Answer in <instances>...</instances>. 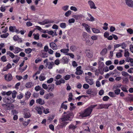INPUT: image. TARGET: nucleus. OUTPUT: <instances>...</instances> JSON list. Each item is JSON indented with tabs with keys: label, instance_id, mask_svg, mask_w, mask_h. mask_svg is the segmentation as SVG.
Returning a JSON list of instances; mask_svg holds the SVG:
<instances>
[{
	"label": "nucleus",
	"instance_id": "obj_31",
	"mask_svg": "<svg viewBox=\"0 0 133 133\" xmlns=\"http://www.w3.org/2000/svg\"><path fill=\"white\" fill-rule=\"evenodd\" d=\"M123 82L124 84H127L129 82V79L127 77L123 78Z\"/></svg>",
	"mask_w": 133,
	"mask_h": 133
},
{
	"label": "nucleus",
	"instance_id": "obj_22",
	"mask_svg": "<svg viewBox=\"0 0 133 133\" xmlns=\"http://www.w3.org/2000/svg\"><path fill=\"white\" fill-rule=\"evenodd\" d=\"M107 49L106 48H104L102 50L100 54L101 55L103 56L107 54Z\"/></svg>",
	"mask_w": 133,
	"mask_h": 133
},
{
	"label": "nucleus",
	"instance_id": "obj_51",
	"mask_svg": "<svg viewBox=\"0 0 133 133\" xmlns=\"http://www.w3.org/2000/svg\"><path fill=\"white\" fill-rule=\"evenodd\" d=\"M49 109H45L44 108V109H43V112L45 114H47L48 113H49Z\"/></svg>",
	"mask_w": 133,
	"mask_h": 133
},
{
	"label": "nucleus",
	"instance_id": "obj_63",
	"mask_svg": "<svg viewBox=\"0 0 133 133\" xmlns=\"http://www.w3.org/2000/svg\"><path fill=\"white\" fill-rule=\"evenodd\" d=\"M116 56L118 58H119L122 57V55L121 52H117L116 54Z\"/></svg>",
	"mask_w": 133,
	"mask_h": 133
},
{
	"label": "nucleus",
	"instance_id": "obj_25",
	"mask_svg": "<svg viewBox=\"0 0 133 133\" xmlns=\"http://www.w3.org/2000/svg\"><path fill=\"white\" fill-rule=\"evenodd\" d=\"M33 86L32 82H28L25 84V87L28 88H30Z\"/></svg>",
	"mask_w": 133,
	"mask_h": 133
},
{
	"label": "nucleus",
	"instance_id": "obj_34",
	"mask_svg": "<svg viewBox=\"0 0 133 133\" xmlns=\"http://www.w3.org/2000/svg\"><path fill=\"white\" fill-rule=\"evenodd\" d=\"M16 29V27L15 26H10L9 27V30L10 31L12 32H14L15 30Z\"/></svg>",
	"mask_w": 133,
	"mask_h": 133
},
{
	"label": "nucleus",
	"instance_id": "obj_33",
	"mask_svg": "<svg viewBox=\"0 0 133 133\" xmlns=\"http://www.w3.org/2000/svg\"><path fill=\"white\" fill-rule=\"evenodd\" d=\"M76 126L75 125L73 124H71L70 125L69 127V128L70 129H71L72 130H74L76 128Z\"/></svg>",
	"mask_w": 133,
	"mask_h": 133
},
{
	"label": "nucleus",
	"instance_id": "obj_55",
	"mask_svg": "<svg viewBox=\"0 0 133 133\" xmlns=\"http://www.w3.org/2000/svg\"><path fill=\"white\" fill-rule=\"evenodd\" d=\"M127 31L130 34H132L133 33V30L131 28L128 29H127Z\"/></svg>",
	"mask_w": 133,
	"mask_h": 133
},
{
	"label": "nucleus",
	"instance_id": "obj_44",
	"mask_svg": "<svg viewBox=\"0 0 133 133\" xmlns=\"http://www.w3.org/2000/svg\"><path fill=\"white\" fill-rule=\"evenodd\" d=\"M33 35L34 36V38L36 40H38L39 38V35L38 34H33Z\"/></svg>",
	"mask_w": 133,
	"mask_h": 133
},
{
	"label": "nucleus",
	"instance_id": "obj_54",
	"mask_svg": "<svg viewBox=\"0 0 133 133\" xmlns=\"http://www.w3.org/2000/svg\"><path fill=\"white\" fill-rule=\"evenodd\" d=\"M76 46L74 45L71 46L70 48V50L72 51H74L76 50Z\"/></svg>",
	"mask_w": 133,
	"mask_h": 133
},
{
	"label": "nucleus",
	"instance_id": "obj_40",
	"mask_svg": "<svg viewBox=\"0 0 133 133\" xmlns=\"http://www.w3.org/2000/svg\"><path fill=\"white\" fill-rule=\"evenodd\" d=\"M41 57L43 58L47 57H48V54L47 53L43 52L42 53Z\"/></svg>",
	"mask_w": 133,
	"mask_h": 133
},
{
	"label": "nucleus",
	"instance_id": "obj_2",
	"mask_svg": "<svg viewBox=\"0 0 133 133\" xmlns=\"http://www.w3.org/2000/svg\"><path fill=\"white\" fill-rule=\"evenodd\" d=\"M66 114V115L65 116H64L63 114L62 116L64 117L60 119L61 121L62 122L68 120L71 121L73 117V114L72 112H64V114Z\"/></svg>",
	"mask_w": 133,
	"mask_h": 133
},
{
	"label": "nucleus",
	"instance_id": "obj_17",
	"mask_svg": "<svg viewBox=\"0 0 133 133\" xmlns=\"http://www.w3.org/2000/svg\"><path fill=\"white\" fill-rule=\"evenodd\" d=\"M85 80L86 82L90 85H92L94 83V82L92 79L85 78Z\"/></svg>",
	"mask_w": 133,
	"mask_h": 133
},
{
	"label": "nucleus",
	"instance_id": "obj_12",
	"mask_svg": "<svg viewBox=\"0 0 133 133\" xmlns=\"http://www.w3.org/2000/svg\"><path fill=\"white\" fill-rule=\"evenodd\" d=\"M82 25L85 28L87 31L89 32L90 33L91 32L90 29L91 27L88 24L85 23H83L82 24Z\"/></svg>",
	"mask_w": 133,
	"mask_h": 133
},
{
	"label": "nucleus",
	"instance_id": "obj_19",
	"mask_svg": "<svg viewBox=\"0 0 133 133\" xmlns=\"http://www.w3.org/2000/svg\"><path fill=\"white\" fill-rule=\"evenodd\" d=\"M22 50L23 49H22L18 47H16L14 48L13 52L15 54H17L20 51H22Z\"/></svg>",
	"mask_w": 133,
	"mask_h": 133
},
{
	"label": "nucleus",
	"instance_id": "obj_42",
	"mask_svg": "<svg viewBox=\"0 0 133 133\" xmlns=\"http://www.w3.org/2000/svg\"><path fill=\"white\" fill-rule=\"evenodd\" d=\"M122 75L126 77L129 75V74L127 72L123 71L121 72Z\"/></svg>",
	"mask_w": 133,
	"mask_h": 133
},
{
	"label": "nucleus",
	"instance_id": "obj_37",
	"mask_svg": "<svg viewBox=\"0 0 133 133\" xmlns=\"http://www.w3.org/2000/svg\"><path fill=\"white\" fill-rule=\"evenodd\" d=\"M60 27L62 28H65L66 27V24L65 23H60Z\"/></svg>",
	"mask_w": 133,
	"mask_h": 133
},
{
	"label": "nucleus",
	"instance_id": "obj_59",
	"mask_svg": "<svg viewBox=\"0 0 133 133\" xmlns=\"http://www.w3.org/2000/svg\"><path fill=\"white\" fill-rule=\"evenodd\" d=\"M16 93L17 92L15 91H13V92L12 94V97L13 98H14L15 97Z\"/></svg>",
	"mask_w": 133,
	"mask_h": 133
},
{
	"label": "nucleus",
	"instance_id": "obj_4",
	"mask_svg": "<svg viewBox=\"0 0 133 133\" xmlns=\"http://www.w3.org/2000/svg\"><path fill=\"white\" fill-rule=\"evenodd\" d=\"M2 105L4 108L5 110L12 109L14 108V105L12 104H3Z\"/></svg>",
	"mask_w": 133,
	"mask_h": 133
},
{
	"label": "nucleus",
	"instance_id": "obj_13",
	"mask_svg": "<svg viewBox=\"0 0 133 133\" xmlns=\"http://www.w3.org/2000/svg\"><path fill=\"white\" fill-rule=\"evenodd\" d=\"M36 102L38 104L41 105H43L45 103V101L42 99L39 98L38 99H36Z\"/></svg>",
	"mask_w": 133,
	"mask_h": 133
},
{
	"label": "nucleus",
	"instance_id": "obj_53",
	"mask_svg": "<svg viewBox=\"0 0 133 133\" xmlns=\"http://www.w3.org/2000/svg\"><path fill=\"white\" fill-rule=\"evenodd\" d=\"M69 6L68 5H65L62 8V9L64 11H66L68 10Z\"/></svg>",
	"mask_w": 133,
	"mask_h": 133
},
{
	"label": "nucleus",
	"instance_id": "obj_23",
	"mask_svg": "<svg viewBox=\"0 0 133 133\" xmlns=\"http://www.w3.org/2000/svg\"><path fill=\"white\" fill-rule=\"evenodd\" d=\"M85 41L86 44L89 46H91L92 45L94 42L93 41H90V40L88 39L85 40Z\"/></svg>",
	"mask_w": 133,
	"mask_h": 133
},
{
	"label": "nucleus",
	"instance_id": "obj_27",
	"mask_svg": "<svg viewBox=\"0 0 133 133\" xmlns=\"http://www.w3.org/2000/svg\"><path fill=\"white\" fill-rule=\"evenodd\" d=\"M62 60L63 62L64 63H67L68 62V58L66 57H64L62 59Z\"/></svg>",
	"mask_w": 133,
	"mask_h": 133
},
{
	"label": "nucleus",
	"instance_id": "obj_29",
	"mask_svg": "<svg viewBox=\"0 0 133 133\" xmlns=\"http://www.w3.org/2000/svg\"><path fill=\"white\" fill-rule=\"evenodd\" d=\"M126 87L127 86H126L123 85L121 87V89L123 91L126 92H128V91L127 90Z\"/></svg>",
	"mask_w": 133,
	"mask_h": 133
},
{
	"label": "nucleus",
	"instance_id": "obj_16",
	"mask_svg": "<svg viewBox=\"0 0 133 133\" xmlns=\"http://www.w3.org/2000/svg\"><path fill=\"white\" fill-rule=\"evenodd\" d=\"M88 17L87 18V20L90 21L92 22L95 21L94 18L90 14L88 13Z\"/></svg>",
	"mask_w": 133,
	"mask_h": 133
},
{
	"label": "nucleus",
	"instance_id": "obj_57",
	"mask_svg": "<svg viewBox=\"0 0 133 133\" xmlns=\"http://www.w3.org/2000/svg\"><path fill=\"white\" fill-rule=\"evenodd\" d=\"M70 9L71 10H73L75 11H77V8L75 6H71Z\"/></svg>",
	"mask_w": 133,
	"mask_h": 133
},
{
	"label": "nucleus",
	"instance_id": "obj_6",
	"mask_svg": "<svg viewBox=\"0 0 133 133\" xmlns=\"http://www.w3.org/2000/svg\"><path fill=\"white\" fill-rule=\"evenodd\" d=\"M75 74L77 75H80L82 74L83 71L82 70V67L81 66L77 67L76 68Z\"/></svg>",
	"mask_w": 133,
	"mask_h": 133
},
{
	"label": "nucleus",
	"instance_id": "obj_47",
	"mask_svg": "<svg viewBox=\"0 0 133 133\" xmlns=\"http://www.w3.org/2000/svg\"><path fill=\"white\" fill-rule=\"evenodd\" d=\"M121 90L119 89H117L114 91L115 94L117 95H119L120 93Z\"/></svg>",
	"mask_w": 133,
	"mask_h": 133
},
{
	"label": "nucleus",
	"instance_id": "obj_46",
	"mask_svg": "<svg viewBox=\"0 0 133 133\" xmlns=\"http://www.w3.org/2000/svg\"><path fill=\"white\" fill-rule=\"evenodd\" d=\"M29 112L25 113H24V117L25 118H29L31 116Z\"/></svg>",
	"mask_w": 133,
	"mask_h": 133
},
{
	"label": "nucleus",
	"instance_id": "obj_61",
	"mask_svg": "<svg viewBox=\"0 0 133 133\" xmlns=\"http://www.w3.org/2000/svg\"><path fill=\"white\" fill-rule=\"evenodd\" d=\"M75 21V19L73 18H72L71 19H70L68 20V22L70 23H74V22Z\"/></svg>",
	"mask_w": 133,
	"mask_h": 133
},
{
	"label": "nucleus",
	"instance_id": "obj_8",
	"mask_svg": "<svg viewBox=\"0 0 133 133\" xmlns=\"http://www.w3.org/2000/svg\"><path fill=\"white\" fill-rule=\"evenodd\" d=\"M88 3L91 9H96L97 7L96 6L94 3L92 1H89L88 2Z\"/></svg>",
	"mask_w": 133,
	"mask_h": 133
},
{
	"label": "nucleus",
	"instance_id": "obj_9",
	"mask_svg": "<svg viewBox=\"0 0 133 133\" xmlns=\"http://www.w3.org/2000/svg\"><path fill=\"white\" fill-rule=\"evenodd\" d=\"M4 78L8 82L11 81L12 79V77L11 74H9L5 75Z\"/></svg>",
	"mask_w": 133,
	"mask_h": 133
},
{
	"label": "nucleus",
	"instance_id": "obj_45",
	"mask_svg": "<svg viewBox=\"0 0 133 133\" xmlns=\"http://www.w3.org/2000/svg\"><path fill=\"white\" fill-rule=\"evenodd\" d=\"M109 97L107 96H104L103 98V100L104 101H107L109 99Z\"/></svg>",
	"mask_w": 133,
	"mask_h": 133
},
{
	"label": "nucleus",
	"instance_id": "obj_52",
	"mask_svg": "<svg viewBox=\"0 0 133 133\" xmlns=\"http://www.w3.org/2000/svg\"><path fill=\"white\" fill-rule=\"evenodd\" d=\"M54 80V79L53 78H51L49 79L47 81L48 83L50 84Z\"/></svg>",
	"mask_w": 133,
	"mask_h": 133
},
{
	"label": "nucleus",
	"instance_id": "obj_21",
	"mask_svg": "<svg viewBox=\"0 0 133 133\" xmlns=\"http://www.w3.org/2000/svg\"><path fill=\"white\" fill-rule=\"evenodd\" d=\"M46 77L43 74H41L39 77V79L40 81H42L45 80Z\"/></svg>",
	"mask_w": 133,
	"mask_h": 133
},
{
	"label": "nucleus",
	"instance_id": "obj_32",
	"mask_svg": "<svg viewBox=\"0 0 133 133\" xmlns=\"http://www.w3.org/2000/svg\"><path fill=\"white\" fill-rule=\"evenodd\" d=\"M32 51V50L30 48L26 49H25V52L28 54H29L31 53Z\"/></svg>",
	"mask_w": 133,
	"mask_h": 133
},
{
	"label": "nucleus",
	"instance_id": "obj_60",
	"mask_svg": "<svg viewBox=\"0 0 133 133\" xmlns=\"http://www.w3.org/2000/svg\"><path fill=\"white\" fill-rule=\"evenodd\" d=\"M109 95L111 97H115V94L113 92H110L109 93Z\"/></svg>",
	"mask_w": 133,
	"mask_h": 133
},
{
	"label": "nucleus",
	"instance_id": "obj_39",
	"mask_svg": "<svg viewBox=\"0 0 133 133\" xmlns=\"http://www.w3.org/2000/svg\"><path fill=\"white\" fill-rule=\"evenodd\" d=\"M64 103H62L61 106V108L64 109L65 110H66L67 108V106L66 105L64 104Z\"/></svg>",
	"mask_w": 133,
	"mask_h": 133
},
{
	"label": "nucleus",
	"instance_id": "obj_28",
	"mask_svg": "<svg viewBox=\"0 0 133 133\" xmlns=\"http://www.w3.org/2000/svg\"><path fill=\"white\" fill-rule=\"evenodd\" d=\"M9 35V34L8 33H6L5 34L1 35L0 37L1 38H6Z\"/></svg>",
	"mask_w": 133,
	"mask_h": 133
},
{
	"label": "nucleus",
	"instance_id": "obj_64",
	"mask_svg": "<svg viewBox=\"0 0 133 133\" xmlns=\"http://www.w3.org/2000/svg\"><path fill=\"white\" fill-rule=\"evenodd\" d=\"M34 102L35 101L34 99H32L31 100L30 102L29 105L30 106H32L34 104Z\"/></svg>",
	"mask_w": 133,
	"mask_h": 133
},
{
	"label": "nucleus",
	"instance_id": "obj_43",
	"mask_svg": "<svg viewBox=\"0 0 133 133\" xmlns=\"http://www.w3.org/2000/svg\"><path fill=\"white\" fill-rule=\"evenodd\" d=\"M93 92V91L91 89H89L86 91V93L89 94H92Z\"/></svg>",
	"mask_w": 133,
	"mask_h": 133
},
{
	"label": "nucleus",
	"instance_id": "obj_20",
	"mask_svg": "<svg viewBox=\"0 0 133 133\" xmlns=\"http://www.w3.org/2000/svg\"><path fill=\"white\" fill-rule=\"evenodd\" d=\"M54 85L53 84H51L48 85V90L52 91L54 90Z\"/></svg>",
	"mask_w": 133,
	"mask_h": 133
},
{
	"label": "nucleus",
	"instance_id": "obj_50",
	"mask_svg": "<svg viewBox=\"0 0 133 133\" xmlns=\"http://www.w3.org/2000/svg\"><path fill=\"white\" fill-rule=\"evenodd\" d=\"M30 121L29 120H27V121H26L24 122L23 123V124L24 126H26L29 123Z\"/></svg>",
	"mask_w": 133,
	"mask_h": 133
},
{
	"label": "nucleus",
	"instance_id": "obj_35",
	"mask_svg": "<svg viewBox=\"0 0 133 133\" xmlns=\"http://www.w3.org/2000/svg\"><path fill=\"white\" fill-rule=\"evenodd\" d=\"M69 50V49H61L60 50V51L61 52L65 54L67 53Z\"/></svg>",
	"mask_w": 133,
	"mask_h": 133
},
{
	"label": "nucleus",
	"instance_id": "obj_30",
	"mask_svg": "<svg viewBox=\"0 0 133 133\" xmlns=\"http://www.w3.org/2000/svg\"><path fill=\"white\" fill-rule=\"evenodd\" d=\"M12 66L11 65L10 63H8L7 64L6 66V68H4L3 69V70L4 71H6L7 70V69H10L11 68Z\"/></svg>",
	"mask_w": 133,
	"mask_h": 133
},
{
	"label": "nucleus",
	"instance_id": "obj_15",
	"mask_svg": "<svg viewBox=\"0 0 133 133\" xmlns=\"http://www.w3.org/2000/svg\"><path fill=\"white\" fill-rule=\"evenodd\" d=\"M87 56L89 58H91L92 56L91 52L89 50H86L85 51Z\"/></svg>",
	"mask_w": 133,
	"mask_h": 133
},
{
	"label": "nucleus",
	"instance_id": "obj_24",
	"mask_svg": "<svg viewBox=\"0 0 133 133\" xmlns=\"http://www.w3.org/2000/svg\"><path fill=\"white\" fill-rule=\"evenodd\" d=\"M6 54L9 55L12 59L15 56L13 53L10 52V51H7L6 52Z\"/></svg>",
	"mask_w": 133,
	"mask_h": 133
},
{
	"label": "nucleus",
	"instance_id": "obj_5",
	"mask_svg": "<svg viewBox=\"0 0 133 133\" xmlns=\"http://www.w3.org/2000/svg\"><path fill=\"white\" fill-rule=\"evenodd\" d=\"M34 109L37 111V113L40 114L42 115L43 113V109L44 108L42 106L36 107Z\"/></svg>",
	"mask_w": 133,
	"mask_h": 133
},
{
	"label": "nucleus",
	"instance_id": "obj_36",
	"mask_svg": "<svg viewBox=\"0 0 133 133\" xmlns=\"http://www.w3.org/2000/svg\"><path fill=\"white\" fill-rule=\"evenodd\" d=\"M125 51L124 56L125 57L127 58L129 56L130 54L128 50L125 49Z\"/></svg>",
	"mask_w": 133,
	"mask_h": 133
},
{
	"label": "nucleus",
	"instance_id": "obj_7",
	"mask_svg": "<svg viewBox=\"0 0 133 133\" xmlns=\"http://www.w3.org/2000/svg\"><path fill=\"white\" fill-rule=\"evenodd\" d=\"M54 22L53 21H50L48 19H45L42 22H38V23L41 25H44L46 24L52 23Z\"/></svg>",
	"mask_w": 133,
	"mask_h": 133
},
{
	"label": "nucleus",
	"instance_id": "obj_18",
	"mask_svg": "<svg viewBox=\"0 0 133 133\" xmlns=\"http://www.w3.org/2000/svg\"><path fill=\"white\" fill-rule=\"evenodd\" d=\"M82 35L83 38V40L84 41L89 37V35L85 32H83Z\"/></svg>",
	"mask_w": 133,
	"mask_h": 133
},
{
	"label": "nucleus",
	"instance_id": "obj_56",
	"mask_svg": "<svg viewBox=\"0 0 133 133\" xmlns=\"http://www.w3.org/2000/svg\"><path fill=\"white\" fill-rule=\"evenodd\" d=\"M70 78V76L69 75H66L64 77V79L66 80H69Z\"/></svg>",
	"mask_w": 133,
	"mask_h": 133
},
{
	"label": "nucleus",
	"instance_id": "obj_11",
	"mask_svg": "<svg viewBox=\"0 0 133 133\" xmlns=\"http://www.w3.org/2000/svg\"><path fill=\"white\" fill-rule=\"evenodd\" d=\"M125 2L126 5L128 6L133 7V1L132 0H125Z\"/></svg>",
	"mask_w": 133,
	"mask_h": 133
},
{
	"label": "nucleus",
	"instance_id": "obj_26",
	"mask_svg": "<svg viewBox=\"0 0 133 133\" xmlns=\"http://www.w3.org/2000/svg\"><path fill=\"white\" fill-rule=\"evenodd\" d=\"M31 94L30 91H28L25 93V97L26 99H28L30 97Z\"/></svg>",
	"mask_w": 133,
	"mask_h": 133
},
{
	"label": "nucleus",
	"instance_id": "obj_10",
	"mask_svg": "<svg viewBox=\"0 0 133 133\" xmlns=\"http://www.w3.org/2000/svg\"><path fill=\"white\" fill-rule=\"evenodd\" d=\"M50 46L54 50H56L58 48L56 44L54 42H51L50 43Z\"/></svg>",
	"mask_w": 133,
	"mask_h": 133
},
{
	"label": "nucleus",
	"instance_id": "obj_58",
	"mask_svg": "<svg viewBox=\"0 0 133 133\" xmlns=\"http://www.w3.org/2000/svg\"><path fill=\"white\" fill-rule=\"evenodd\" d=\"M83 87L84 89H87L89 88V86L88 84H85L83 85Z\"/></svg>",
	"mask_w": 133,
	"mask_h": 133
},
{
	"label": "nucleus",
	"instance_id": "obj_49",
	"mask_svg": "<svg viewBox=\"0 0 133 133\" xmlns=\"http://www.w3.org/2000/svg\"><path fill=\"white\" fill-rule=\"evenodd\" d=\"M1 59L3 62H5L6 61V57L5 56H2L1 58Z\"/></svg>",
	"mask_w": 133,
	"mask_h": 133
},
{
	"label": "nucleus",
	"instance_id": "obj_3",
	"mask_svg": "<svg viewBox=\"0 0 133 133\" xmlns=\"http://www.w3.org/2000/svg\"><path fill=\"white\" fill-rule=\"evenodd\" d=\"M48 60L47 59H46L44 61V62L46 64L45 65L46 67H48V68L49 69H51L52 68L53 66L55 65L54 62L52 61L51 62L48 61Z\"/></svg>",
	"mask_w": 133,
	"mask_h": 133
},
{
	"label": "nucleus",
	"instance_id": "obj_1",
	"mask_svg": "<svg viewBox=\"0 0 133 133\" xmlns=\"http://www.w3.org/2000/svg\"><path fill=\"white\" fill-rule=\"evenodd\" d=\"M97 105V104L91 105L90 107L85 109L84 112L81 114L80 116L82 117H85L90 116L92 111L93 109Z\"/></svg>",
	"mask_w": 133,
	"mask_h": 133
},
{
	"label": "nucleus",
	"instance_id": "obj_48",
	"mask_svg": "<svg viewBox=\"0 0 133 133\" xmlns=\"http://www.w3.org/2000/svg\"><path fill=\"white\" fill-rule=\"evenodd\" d=\"M103 108H104L103 104H99L98 106L97 109H100Z\"/></svg>",
	"mask_w": 133,
	"mask_h": 133
},
{
	"label": "nucleus",
	"instance_id": "obj_41",
	"mask_svg": "<svg viewBox=\"0 0 133 133\" xmlns=\"http://www.w3.org/2000/svg\"><path fill=\"white\" fill-rule=\"evenodd\" d=\"M71 12L70 10L67 11L65 14V15L66 17H68L71 14Z\"/></svg>",
	"mask_w": 133,
	"mask_h": 133
},
{
	"label": "nucleus",
	"instance_id": "obj_62",
	"mask_svg": "<svg viewBox=\"0 0 133 133\" xmlns=\"http://www.w3.org/2000/svg\"><path fill=\"white\" fill-rule=\"evenodd\" d=\"M111 105L108 104H103L104 108L105 109H108L110 105Z\"/></svg>",
	"mask_w": 133,
	"mask_h": 133
},
{
	"label": "nucleus",
	"instance_id": "obj_14",
	"mask_svg": "<svg viewBox=\"0 0 133 133\" xmlns=\"http://www.w3.org/2000/svg\"><path fill=\"white\" fill-rule=\"evenodd\" d=\"M54 95L52 93H49L45 95L44 97L46 99H48L49 98H51L54 97Z\"/></svg>",
	"mask_w": 133,
	"mask_h": 133
},
{
	"label": "nucleus",
	"instance_id": "obj_38",
	"mask_svg": "<svg viewBox=\"0 0 133 133\" xmlns=\"http://www.w3.org/2000/svg\"><path fill=\"white\" fill-rule=\"evenodd\" d=\"M93 32L95 33H98L100 32V30L97 29L93 28L92 29Z\"/></svg>",
	"mask_w": 133,
	"mask_h": 133
}]
</instances>
